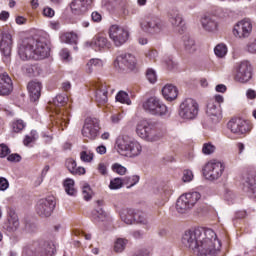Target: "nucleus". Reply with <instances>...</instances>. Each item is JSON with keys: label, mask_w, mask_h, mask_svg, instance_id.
<instances>
[{"label": "nucleus", "mask_w": 256, "mask_h": 256, "mask_svg": "<svg viewBox=\"0 0 256 256\" xmlns=\"http://www.w3.org/2000/svg\"><path fill=\"white\" fill-rule=\"evenodd\" d=\"M165 64L167 69H169L170 71H173V69H177V62H175L173 58H168L167 60H165Z\"/></svg>", "instance_id": "nucleus-54"}, {"label": "nucleus", "mask_w": 256, "mask_h": 256, "mask_svg": "<svg viewBox=\"0 0 256 256\" xmlns=\"http://www.w3.org/2000/svg\"><path fill=\"white\" fill-rule=\"evenodd\" d=\"M253 32V23H251V20L244 19L238 22L233 29V34L235 37H238V39H247L251 36V33Z\"/></svg>", "instance_id": "nucleus-17"}, {"label": "nucleus", "mask_w": 256, "mask_h": 256, "mask_svg": "<svg viewBox=\"0 0 256 256\" xmlns=\"http://www.w3.org/2000/svg\"><path fill=\"white\" fill-rule=\"evenodd\" d=\"M86 47H91L94 51H102V49H110L111 42L102 34H97L91 41L85 43Z\"/></svg>", "instance_id": "nucleus-20"}, {"label": "nucleus", "mask_w": 256, "mask_h": 256, "mask_svg": "<svg viewBox=\"0 0 256 256\" xmlns=\"http://www.w3.org/2000/svg\"><path fill=\"white\" fill-rule=\"evenodd\" d=\"M95 92V100L98 105H105L109 101V86L107 83L94 82L92 84Z\"/></svg>", "instance_id": "nucleus-18"}, {"label": "nucleus", "mask_w": 256, "mask_h": 256, "mask_svg": "<svg viewBox=\"0 0 256 256\" xmlns=\"http://www.w3.org/2000/svg\"><path fill=\"white\" fill-rule=\"evenodd\" d=\"M50 51L49 40L45 37L26 38L18 47V54L23 61L47 59Z\"/></svg>", "instance_id": "nucleus-1"}, {"label": "nucleus", "mask_w": 256, "mask_h": 256, "mask_svg": "<svg viewBox=\"0 0 256 256\" xmlns=\"http://www.w3.org/2000/svg\"><path fill=\"white\" fill-rule=\"evenodd\" d=\"M57 249L53 242H44L36 250L38 256H54Z\"/></svg>", "instance_id": "nucleus-27"}, {"label": "nucleus", "mask_w": 256, "mask_h": 256, "mask_svg": "<svg viewBox=\"0 0 256 256\" xmlns=\"http://www.w3.org/2000/svg\"><path fill=\"white\" fill-rule=\"evenodd\" d=\"M13 91V82L7 74L0 75V95H10Z\"/></svg>", "instance_id": "nucleus-26"}, {"label": "nucleus", "mask_w": 256, "mask_h": 256, "mask_svg": "<svg viewBox=\"0 0 256 256\" xmlns=\"http://www.w3.org/2000/svg\"><path fill=\"white\" fill-rule=\"evenodd\" d=\"M109 37L115 47H121L129 40V30L119 25H112L109 28Z\"/></svg>", "instance_id": "nucleus-12"}, {"label": "nucleus", "mask_w": 256, "mask_h": 256, "mask_svg": "<svg viewBox=\"0 0 256 256\" xmlns=\"http://www.w3.org/2000/svg\"><path fill=\"white\" fill-rule=\"evenodd\" d=\"M245 51L247 53H251L252 55H256V37L248 41L245 46Z\"/></svg>", "instance_id": "nucleus-43"}, {"label": "nucleus", "mask_w": 256, "mask_h": 256, "mask_svg": "<svg viewBox=\"0 0 256 256\" xmlns=\"http://www.w3.org/2000/svg\"><path fill=\"white\" fill-rule=\"evenodd\" d=\"M64 189L67 193V195H76L77 190L75 189V181L71 178H68L64 181Z\"/></svg>", "instance_id": "nucleus-36"}, {"label": "nucleus", "mask_w": 256, "mask_h": 256, "mask_svg": "<svg viewBox=\"0 0 256 256\" xmlns=\"http://www.w3.org/2000/svg\"><path fill=\"white\" fill-rule=\"evenodd\" d=\"M25 129V122L21 119L15 120L12 122V131L14 133H21Z\"/></svg>", "instance_id": "nucleus-41"}, {"label": "nucleus", "mask_w": 256, "mask_h": 256, "mask_svg": "<svg viewBox=\"0 0 256 256\" xmlns=\"http://www.w3.org/2000/svg\"><path fill=\"white\" fill-rule=\"evenodd\" d=\"M68 98L65 95H57L53 99V103H50V110L54 111L57 115L56 124L63 127L69 125V110L61 109L67 103Z\"/></svg>", "instance_id": "nucleus-4"}, {"label": "nucleus", "mask_w": 256, "mask_h": 256, "mask_svg": "<svg viewBox=\"0 0 256 256\" xmlns=\"http://www.w3.org/2000/svg\"><path fill=\"white\" fill-rule=\"evenodd\" d=\"M7 160L10 161L11 163H19V161H21V155H19V154H10L7 157Z\"/></svg>", "instance_id": "nucleus-56"}, {"label": "nucleus", "mask_w": 256, "mask_h": 256, "mask_svg": "<svg viewBox=\"0 0 256 256\" xmlns=\"http://www.w3.org/2000/svg\"><path fill=\"white\" fill-rule=\"evenodd\" d=\"M169 21L173 27H181V24L183 23V16L179 11L172 10L169 13Z\"/></svg>", "instance_id": "nucleus-33"}, {"label": "nucleus", "mask_w": 256, "mask_h": 256, "mask_svg": "<svg viewBox=\"0 0 256 256\" xmlns=\"http://www.w3.org/2000/svg\"><path fill=\"white\" fill-rule=\"evenodd\" d=\"M97 170L101 175H107V165L105 163H99Z\"/></svg>", "instance_id": "nucleus-58"}, {"label": "nucleus", "mask_w": 256, "mask_h": 256, "mask_svg": "<svg viewBox=\"0 0 256 256\" xmlns=\"http://www.w3.org/2000/svg\"><path fill=\"white\" fill-rule=\"evenodd\" d=\"M55 198L49 196L38 201L36 205V212L40 217H51L53 210L55 209Z\"/></svg>", "instance_id": "nucleus-16"}, {"label": "nucleus", "mask_w": 256, "mask_h": 256, "mask_svg": "<svg viewBox=\"0 0 256 256\" xmlns=\"http://www.w3.org/2000/svg\"><path fill=\"white\" fill-rule=\"evenodd\" d=\"M182 180L184 183H190V181H193V172L191 170H184Z\"/></svg>", "instance_id": "nucleus-50"}, {"label": "nucleus", "mask_w": 256, "mask_h": 256, "mask_svg": "<svg viewBox=\"0 0 256 256\" xmlns=\"http://www.w3.org/2000/svg\"><path fill=\"white\" fill-rule=\"evenodd\" d=\"M184 53L186 55H193L195 51H197V45L195 44V40L189 36L184 37Z\"/></svg>", "instance_id": "nucleus-31"}, {"label": "nucleus", "mask_w": 256, "mask_h": 256, "mask_svg": "<svg viewBox=\"0 0 256 256\" xmlns=\"http://www.w3.org/2000/svg\"><path fill=\"white\" fill-rule=\"evenodd\" d=\"M11 153L9 147L5 144H0V157L5 158Z\"/></svg>", "instance_id": "nucleus-52"}, {"label": "nucleus", "mask_w": 256, "mask_h": 256, "mask_svg": "<svg viewBox=\"0 0 256 256\" xmlns=\"http://www.w3.org/2000/svg\"><path fill=\"white\" fill-rule=\"evenodd\" d=\"M82 195L85 201H89L93 195V191L91 190V186L89 184H84L82 187Z\"/></svg>", "instance_id": "nucleus-45"}, {"label": "nucleus", "mask_w": 256, "mask_h": 256, "mask_svg": "<svg viewBox=\"0 0 256 256\" xmlns=\"http://www.w3.org/2000/svg\"><path fill=\"white\" fill-rule=\"evenodd\" d=\"M214 53L216 57H220V58L225 57V55H227V46L225 44H218L214 48Z\"/></svg>", "instance_id": "nucleus-40"}, {"label": "nucleus", "mask_w": 256, "mask_h": 256, "mask_svg": "<svg viewBox=\"0 0 256 256\" xmlns=\"http://www.w3.org/2000/svg\"><path fill=\"white\" fill-rule=\"evenodd\" d=\"M7 189H9V181L6 178L1 177L0 178V191H7Z\"/></svg>", "instance_id": "nucleus-55"}, {"label": "nucleus", "mask_w": 256, "mask_h": 256, "mask_svg": "<svg viewBox=\"0 0 256 256\" xmlns=\"http://www.w3.org/2000/svg\"><path fill=\"white\" fill-rule=\"evenodd\" d=\"M114 66L120 71H133L137 67V58L131 53H124L117 56Z\"/></svg>", "instance_id": "nucleus-13"}, {"label": "nucleus", "mask_w": 256, "mask_h": 256, "mask_svg": "<svg viewBox=\"0 0 256 256\" xmlns=\"http://www.w3.org/2000/svg\"><path fill=\"white\" fill-rule=\"evenodd\" d=\"M199 115V104L192 98L185 99L180 104L179 116L181 119L191 121Z\"/></svg>", "instance_id": "nucleus-10"}, {"label": "nucleus", "mask_w": 256, "mask_h": 256, "mask_svg": "<svg viewBox=\"0 0 256 256\" xmlns=\"http://www.w3.org/2000/svg\"><path fill=\"white\" fill-rule=\"evenodd\" d=\"M225 171V165L220 161L212 160L208 162L203 168V175L209 181H217L221 178Z\"/></svg>", "instance_id": "nucleus-11"}, {"label": "nucleus", "mask_w": 256, "mask_h": 256, "mask_svg": "<svg viewBox=\"0 0 256 256\" xmlns=\"http://www.w3.org/2000/svg\"><path fill=\"white\" fill-rule=\"evenodd\" d=\"M31 101H39L41 97V83L37 81H32L27 86Z\"/></svg>", "instance_id": "nucleus-29"}, {"label": "nucleus", "mask_w": 256, "mask_h": 256, "mask_svg": "<svg viewBox=\"0 0 256 256\" xmlns=\"http://www.w3.org/2000/svg\"><path fill=\"white\" fill-rule=\"evenodd\" d=\"M221 251V242L217 239V234L212 229H206L194 251L198 256H215Z\"/></svg>", "instance_id": "nucleus-2"}, {"label": "nucleus", "mask_w": 256, "mask_h": 256, "mask_svg": "<svg viewBox=\"0 0 256 256\" xmlns=\"http://www.w3.org/2000/svg\"><path fill=\"white\" fill-rule=\"evenodd\" d=\"M43 15L45 17H55V10H53L51 7H46L43 9Z\"/></svg>", "instance_id": "nucleus-57"}, {"label": "nucleus", "mask_w": 256, "mask_h": 256, "mask_svg": "<svg viewBox=\"0 0 256 256\" xmlns=\"http://www.w3.org/2000/svg\"><path fill=\"white\" fill-rule=\"evenodd\" d=\"M162 95L166 101H175L179 95V90L173 84H166L162 88Z\"/></svg>", "instance_id": "nucleus-28"}, {"label": "nucleus", "mask_w": 256, "mask_h": 256, "mask_svg": "<svg viewBox=\"0 0 256 256\" xmlns=\"http://www.w3.org/2000/svg\"><path fill=\"white\" fill-rule=\"evenodd\" d=\"M93 157L94 155L91 151L84 150L80 152V159L84 163H91V161H93Z\"/></svg>", "instance_id": "nucleus-44"}, {"label": "nucleus", "mask_w": 256, "mask_h": 256, "mask_svg": "<svg viewBox=\"0 0 256 256\" xmlns=\"http://www.w3.org/2000/svg\"><path fill=\"white\" fill-rule=\"evenodd\" d=\"M228 129L237 137H241L249 133L253 129L251 123L246 120L235 118L228 122Z\"/></svg>", "instance_id": "nucleus-14"}, {"label": "nucleus", "mask_w": 256, "mask_h": 256, "mask_svg": "<svg viewBox=\"0 0 256 256\" xmlns=\"http://www.w3.org/2000/svg\"><path fill=\"white\" fill-rule=\"evenodd\" d=\"M100 67H103V60L98 59V58H92L90 59L86 66H85V71L88 73V75H91L95 69H100Z\"/></svg>", "instance_id": "nucleus-32"}, {"label": "nucleus", "mask_w": 256, "mask_h": 256, "mask_svg": "<svg viewBox=\"0 0 256 256\" xmlns=\"http://www.w3.org/2000/svg\"><path fill=\"white\" fill-rule=\"evenodd\" d=\"M96 153H98L99 155H105V153H107V147H105L104 145H100L96 148Z\"/></svg>", "instance_id": "nucleus-62"}, {"label": "nucleus", "mask_w": 256, "mask_h": 256, "mask_svg": "<svg viewBox=\"0 0 256 256\" xmlns=\"http://www.w3.org/2000/svg\"><path fill=\"white\" fill-rule=\"evenodd\" d=\"M142 107L146 113L155 115L156 117H165L169 115V108L159 98L152 96L142 103Z\"/></svg>", "instance_id": "nucleus-7"}, {"label": "nucleus", "mask_w": 256, "mask_h": 256, "mask_svg": "<svg viewBox=\"0 0 256 256\" xmlns=\"http://www.w3.org/2000/svg\"><path fill=\"white\" fill-rule=\"evenodd\" d=\"M140 27L145 33L150 35H157L163 31L165 25L161 17L155 12H148L144 15L143 20L140 22Z\"/></svg>", "instance_id": "nucleus-5"}, {"label": "nucleus", "mask_w": 256, "mask_h": 256, "mask_svg": "<svg viewBox=\"0 0 256 256\" xmlns=\"http://www.w3.org/2000/svg\"><path fill=\"white\" fill-rule=\"evenodd\" d=\"M19 225V216H17L14 210L10 209L7 219L3 223L4 231H7V233H15V231L19 229Z\"/></svg>", "instance_id": "nucleus-21"}, {"label": "nucleus", "mask_w": 256, "mask_h": 256, "mask_svg": "<svg viewBox=\"0 0 256 256\" xmlns=\"http://www.w3.org/2000/svg\"><path fill=\"white\" fill-rule=\"evenodd\" d=\"M99 119L97 118H86L84 122V126L82 128V135L86 137V139L95 140L97 139V135H99Z\"/></svg>", "instance_id": "nucleus-15"}, {"label": "nucleus", "mask_w": 256, "mask_h": 256, "mask_svg": "<svg viewBox=\"0 0 256 256\" xmlns=\"http://www.w3.org/2000/svg\"><path fill=\"white\" fill-rule=\"evenodd\" d=\"M121 119H123V114H121V113L114 114L111 116L112 123H119V121H121Z\"/></svg>", "instance_id": "nucleus-61"}, {"label": "nucleus", "mask_w": 256, "mask_h": 256, "mask_svg": "<svg viewBox=\"0 0 256 256\" xmlns=\"http://www.w3.org/2000/svg\"><path fill=\"white\" fill-rule=\"evenodd\" d=\"M96 203L99 208L92 211V219L96 223H99V222L105 221V219H107V214L105 213V211H103V208H101V205H103V201L98 200Z\"/></svg>", "instance_id": "nucleus-30"}, {"label": "nucleus", "mask_w": 256, "mask_h": 256, "mask_svg": "<svg viewBox=\"0 0 256 256\" xmlns=\"http://www.w3.org/2000/svg\"><path fill=\"white\" fill-rule=\"evenodd\" d=\"M251 71V63L248 61L240 62L236 68L235 81H238V83H247L251 80Z\"/></svg>", "instance_id": "nucleus-19"}, {"label": "nucleus", "mask_w": 256, "mask_h": 256, "mask_svg": "<svg viewBox=\"0 0 256 256\" xmlns=\"http://www.w3.org/2000/svg\"><path fill=\"white\" fill-rule=\"evenodd\" d=\"M91 3H93V0H74L70 4V8L74 15H81L86 13Z\"/></svg>", "instance_id": "nucleus-25"}, {"label": "nucleus", "mask_w": 256, "mask_h": 256, "mask_svg": "<svg viewBox=\"0 0 256 256\" xmlns=\"http://www.w3.org/2000/svg\"><path fill=\"white\" fill-rule=\"evenodd\" d=\"M146 77L149 81V83H156L157 82V73L155 72V70L149 68L146 71Z\"/></svg>", "instance_id": "nucleus-48"}, {"label": "nucleus", "mask_w": 256, "mask_h": 256, "mask_svg": "<svg viewBox=\"0 0 256 256\" xmlns=\"http://www.w3.org/2000/svg\"><path fill=\"white\" fill-rule=\"evenodd\" d=\"M92 20L95 21L96 23H99V21H101V14H99V12H93Z\"/></svg>", "instance_id": "nucleus-64"}, {"label": "nucleus", "mask_w": 256, "mask_h": 256, "mask_svg": "<svg viewBox=\"0 0 256 256\" xmlns=\"http://www.w3.org/2000/svg\"><path fill=\"white\" fill-rule=\"evenodd\" d=\"M13 49V36L10 33H3L2 40L0 42V50L4 57H11V51Z\"/></svg>", "instance_id": "nucleus-24"}, {"label": "nucleus", "mask_w": 256, "mask_h": 256, "mask_svg": "<svg viewBox=\"0 0 256 256\" xmlns=\"http://www.w3.org/2000/svg\"><path fill=\"white\" fill-rule=\"evenodd\" d=\"M66 167H67L68 171L73 173V172H75V169L77 168V162L70 158L66 161Z\"/></svg>", "instance_id": "nucleus-51"}, {"label": "nucleus", "mask_w": 256, "mask_h": 256, "mask_svg": "<svg viewBox=\"0 0 256 256\" xmlns=\"http://www.w3.org/2000/svg\"><path fill=\"white\" fill-rule=\"evenodd\" d=\"M159 53L157 50H148L146 52V58L149 59V61H156Z\"/></svg>", "instance_id": "nucleus-53"}, {"label": "nucleus", "mask_w": 256, "mask_h": 256, "mask_svg": "<svg viewBox=\"0 0 256 256\" xmlns=\"http://www.w3.org/2000/svg\"><path fill=\"white\" fill-rule=\"evenodd\" d=\"M86 170L83 167H78L75 168L74 172L72 173V175H85Z\"/></svg>", "instance_id": "nucleus-63"}, {"label": "nucleus", "mask_w": 256, "mask_h": 256, "mask_svg": "<svg viewBox=\"0 0 256 256\" xmlns=\"http://www.w3.org/2000/svg\"><path fill=\"white\" fill-rule=\"evenodd\" d=\"M74 235L76 236H81V237H85L86 241H90L91 239V234H86L85 232H82L80 230H76L74 232Z\"/></svg>", "instance_id": "nucleus-59"}, {"label": "nucleus", "mask_w": 256, "mask_h": 256, "mask_svg": "<svg viewBox=\"0 0 256 256\" xmlns=\"http://www.w3.org/2000/svg\"><path fill=\"white\" fill-rule=\"evenodd\" d=\"M116 101H119V103H124L126 105H131V99L129 98V94L125 91H120L116 95Z\"/></svg>", "instance_id": "nucleus-39"}, {"label": "nucleus", "mask_w": 256, "mask_h": 256, "mask_svg": "<svg viewBox=\"0 0 256 256\" xmlns=\"http://www.w3.org/2000/svg\"><path fill=\"white\" fill-rule=\"evenodd\" d=\"M201 27L207 33H217L219 31V22L215 16L205 15L200 20Z\"/></svg>", "instance_id": "nucleus-22"}, {"label": "nucleus", "mask_w": 256, "mask_h": 256, "mask_svg": "<svg viewBox=\"0 0 256 256\" xmlns=\"http://www.w3.org/2000/svg\"><path fill=\"white\" fill-rule=\"evenodd\" d=\"M206 113L210 117L212 123H219L221 121V105L215 102V100H210L207 104Z\"/></svg>", "instance_id": "nucleus-23"}, {"label": "nucleus", "mask_w": 256, "mask_h": 256, "mask_svg": "<svg viewBox=\"0 0 256 256\" xmlns=\"http://www.w3.org/2000/svg\"><path fill=\"white\" fill-rule=\"evenodd\" d=\"M134 223H138L139 225H148L149 221H147L145 213L136 212Z\"/></svg>", "instance_id": "nucleus-42"}, {"label": "nucleus", "mask_w": 256, "mask_h": 256, "mask_svg": "<svg viewBox=\"0 0 256 256\" xmlns=\"http://www.w3.org/2000/svg\"><path fill=\"white\" fill-rule=\"evenodd\" d=\"M116 145L119 153L126 157H137L141 155L143 147L138 141L131 140L127 136H123L117 139Z\"/></svg>", "instance_id": "nucleus-6"}, {"label": "nucleus", "mask_w": 256, "mask_h": 256, "mask_svg": "<svg viewBox=\"0 0 256 256\" xmlns=\"http://www.w3.org/2000/svg\"><path fill=\"white\" fill-rule=\"evenodd\" d=\"M139 176H126L123 178L124 185H127V189H131V187H134V185H137L139 183Z\"/></svg>", "instance_id": "nucleus-37"}, {"label": "nucleus", "mask_w": 256, "mask_h": 256, "mask_svg": "<svg viewBox=\"0 0 256 256\" xmlns=\"http://www.w3.org/2000/svg\"><path fill=\"white\" fill-rule=\"evenodd\" d=\"M201 199L199 192H190L181 195L176 202V209L178 213H187L189 209H193L197 204V201Z\"/></svg>", "instance_id": "nucleus-9"}, {"label": "nucleus", "mask_w": 256, "mask_h": 256, "mask_svg": "<svg viewBox=\"0 0 256 256\" xmlns=\"http://www.w3.org/2000/svg\"><path fill=\"white\" fill-rule=\"evenodd\" d=\"M60 56L64 61H69V57H71V55L69 54V50L67 49L61 50Z\"/></svg>", "instance_id": "nucleus-60"}, {"label": "nucleus", "mask_w": 256, "mask_h": 256, "mask_svg": "<svg viewBox=\"0 0 256 256\" xmlns=\"http://www.w3.org/2000/svg\"><path fill=\"white\" fill-rule=\"evenodd\" d=\"M136 135L144 141L153 143L163 138V131L155 127L153 122L147 120H140L136 125Z\"/></svg>", "instance_id": "nucleus-3"}, {"label": "nucleus", "mask_w": 256, "mask_h": 256, "mask_svg": "<svg viewBox=\"0 0 256 256\" xmlns=\"http://www.w3.org/2000/svg\"><path fill=\"white\" fill-rule=\"evenodd\" d=\"M124 185L123 178H115L110 181V189H121Z\"/></svg>", "instance_id": "nucleus-46"}, {"label": "nucleus", "mask_w": 256, "mask_h": 256, "mask_svg": "<svg viewBox=\"0 0 256 256\" xmlns=\"http://www.w3.org/2000/svg\"><path fill=\"white\" fill-rule=\"evenodd\" d=\"M135 215H136L135 210L129 209L124 211L120 217H121V220L126 223V225H133V223H135Z\"/></svg>", "instance_id": "nucleus-34"}, {"label": "nucleus", "mask_w": 256, "mask_h": 256, "mask_svg": "<svg viewBox=\"0 0 256 256\" xmlns=\"http://www.w3.org/2000/svg\"><path fill=\"white\" fill-rule=\"evenodd\" d=\"M203 235H205V230L200 228L187 230L182 235V245L195 253Z\"/></svg>", "instance_id": "nucleus-8"}, {"label": "nucleus", "mask_w": 256, "mask_h": 256, "mask_svg": "<svg viewBox=\"0 0 256 256\" xmlns=\"http://www.w3.org/2000/svg\"><path fill=\"white\" fill-rule=\"evenodd\" d=\"M112 169L118 175H125V173H127V168H125V166H122L120 164H114L112 166Z\"/></svg>", "instance_id": "nucleus-49"}, {"label": "nucleus", "mask_w": 256, "mask_h": 256, "mask_svg": "<svg viewBox=\"0 0 256 256\" xmlns=\"http://www.w3.org/2000/svg\"><path fill=\"white\" fill-rule=\"evenodd\" d=\"M126 246L127 240L123 238H118L114 243V251L116 253H122V251H125Z\"/></svg>", "instance_id": "nucleus-38"}, {"label": "nucleus", "mask_w": 256, "mask_h": 256, "mask_svg": "<svg viewBox=\"0 0 256 256\" xmlns=\"http://www.w3.org/2000/svg\"><path fill=\"white\" fill-rule=\"evenodd\" d=\"M60 41L62 43H68L70 45L76 44L77 43V35L74 32L63 33L60 36Z\"/></svg>", "instance_id": "nucleus-35"}, {"label": "nucleus", "mask_w": 256, "mask_h": 256, "mask_svg": "<svg viewBox=\"0 0 256 256\" xmlns=\"http://www.w3.org/2000/svg\"><path fill=\"white\" fill-rule=\"evenodd\" d=\"M202 153L204 155H212V153H215V145L212 143H204L202 147Z\"/></svg>", "instance_id": "nucleus-47"}]
</instances>
